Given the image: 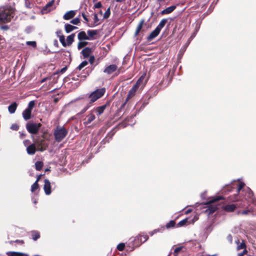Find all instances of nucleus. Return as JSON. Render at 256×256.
<instances>
[{
	"label": "nucleus",
	"mask_w": 256,
	"mask_h": 256,
	"mask_svg": "<svg viewBox=\"0 0 256 256\" xmlns=\"http://www.w3.org/2000/svg\"><path fill=\"white\" fill-rule=\"evenodd\" d=\"M13 16V12L11 10L3 7L0 8V24L10 22Z\"/></svg>",
	"instance_id": "f257e3e1"
},
{
	"label": "nucleus",
	"mask_w": 256,
	"mask_h": 256,
	"mask_svg": "<svg viewBox=\"0 0 256 256\" xmlns=\"http://www.w3.org/2000/svg\"><path fill=\"white\" fill-rule=\"evenodd\" d=\"M144 76H142L138 80L136 84L132 86V88L129 91L128 94L127 96V98H126V102L124 103V106L126 104V103L128 100L130 98L134 96L138 88L140 86L142 87L144 86Z\"/></svg>",
	"instance_id": "f03ea898"
},
{
	"label": "nucleus",
	"mask_w": 256,
	"mask_h": 256,
	"mask_svg": "<svg viewBox=\"0 0 256 256\" xmlns=\"http://www.w3.org/2000/svg\"><path fill=\"white\" fill-rule=\"evenodd\" d=\"M67 134L68 130L63 126H58L54 132L55 140L58 142H60Z\"/></svg>",
	"instance_id": "7ed1b4c3"
},
{
	"label": "nucleus",
	"mask_w": 256,
	"mask_h": 256,
	"mask_svg": "<svg viewBox=\"0 0 256 256\" xmlns=\"http://www.w3.org/2000/svg\"><path fill=\"white\" fill-rule=\"evenodd\" d=\"M41 126L40 123L28 122L26 124V128L29 133L35 134L38 133Z\"/></svg>",
	"instance_id": "20e7f679"
},
{
	"label": "nucleus",
	"mask_w": 256,
	"mask_h": 256,
	"mask_svg": "<svg viewBox=\"0 0 256 256\" xmlns=\"http://www.w3.org/2000/svg\"><path fill=\"white\" fill-rule=\"evenodd\" d=\"M105 88H101L97 89L92 92L89 97L90 98V102L92 103L96 102L97 100L100 98L105 93Z\"/></svg>",
	"instance_id": "39448f33"
},
{
	"label": "nucleus",
	"mask_w": 256,
	"mask_h": 256,
	"mask_svg": "<svg viewBox=\"0 0 256 256\" xmlns=\"http://www.w3.org/2000/svg\"><path fill=\"white\" fill-rule=\"evenodd\" d=\"M241 202L243 199L249 202H252L254 200V194L252 191L248 187H246V190H243L241 192Z\"/></svg>",
	"instance_id": "423d86ee"
},
{
	"label": "nucleus",
	"mask_w": 256,
	"mask_h": 256,
	"mask_svg": "<svg viewBox=\"0 0 256 256\" xmlns=\"http://www.w3.org/2000/svg\"><path fill=\"white\" fill-rule=\"evenodd\" d=\"M241 214L248 216H256V204L254 207L247 208L246 210H241Z\"/></svg>",
	"instance_id": "0eeeda50"
},
{
	"label": "nucleus",
	"mask_w": 256,
	"mask_h": 256,
	"mask_svg": "<svg viewBox=\"0 0 256 256\" xmlns=\"http://www.w3.org/2000/svg\"><path fill=\"white\" fill-rule=\"evenodd\" d=\"M44 190L46 194L50 195L51 194L50 183V181L47 179L44 180Z\"/></svg>",
	"instance_id": "6e6552de"
},
{
	"label": "nucleus",
	"mask_w": 256,
	"mask_h": 256,
	"mask_svg": "<svg viewBox=\"0 0 256 256\" xmlns=\"http://www.w3.org/2000/svg\"><path fill=\"white\" fill-rule=\"evenodd\" d=\"M117 68L118 67L116 64H110L105 68L104 72L108 74H110L115 72Z\"/></svg>",
	"instance_id": "1a4fd4ad"
},
{
	"label": "nucleus",
	"mask_w": 256,
	"mask_h": 256,
	"mask_svg": "<svg viewBox=\"0 0 256 256\" xmlns=\"http://www.w3.org/2000/svg\"><path fill=\"white\" fill-rule=\"evenodd\" d=\"M56 36L59 38V40L62 45L66 47V44L65 42V37L64 35L62 34V30H58L56 32Z\"/></svg>",
	"instance_id": "9d476101"
},
{
	"label": "nucleus",
	"mask_w": 256,
	"mask_h": 256,
	"mask_svg": "<svg viewBox=\"0 0 256 256\" xmlns=\"http://www.w3.org/2000/svg\"><path fill=\"white\" fill-rule=\"evenodd\" d=\"M160 30L156 28L150 32V35L148 36V40L150 41L157 36L160 32Z\"/></svg>",
	"instance_id": "9b49d317"
},
{
	"label": "nucleus",
	"mask_w": 256,
	"mask_h": 256,
	"mask_svg": "<svg viewBox=\"0 0 256 256\" xmlns=\"http://www.w3.org/2000/svg\"><path fill=\"white\" fill-rule=\"evenodd\" d=\"M95 116L94 114H90L84 119V124L86 126L90 124L95 119Z\"/></svg>",
	"instance_id": "f8f14e48"
},
{
	"label": "nucleus",
	"mask_w": 256,
	"mask_h": 256,
	"mask_svg": "<svg viewBox=\"0 0 256 256\" xmlns=\"http://www.w3.org/2000/svg\"><path fill=\"white\" fill-rule=\"evenodd\" d=\"M22 117L26 120H30L32 117V111L30 110L26 109L22 113Z\"/></svg>",
	"instance_id": "ddd939ff"
},
{
	"label": "nucleus",
	"mask_w": 256,
	"mask_h": 256,
	"mask_svg": "<svg viewBox=\"0 0 256 256\" xmlns=\"http://www.w3.org/2000/svg\"><path fill=\"white\" fill-rule=\"evenodd\" d=\"M36 151V146L34 144H31L26 147V152L30 155L34 154Z\"/></svg>",
	"instance_id": "4468645a"
},
{
	"label": "nucleus",
	"mask_w": 256,
	"mask_h": 256,
	"mask_svg": "<svg viewBox=\"0 0 256 256\" xmlns=\"http://www.w3.org/2000/svg\"><path fill=\"white\" fill-rule=\"evenodd\" d=\"M76 14V12L74 10H70L66 12L63 18L66 20H69L74 16Z\"/></svg>",
	"instance_id": "2eb2a0df"
},
{
	"label": "nucleus",
	"mask_w": 256,
	"mask_h": 256,
	"mask_svg": "<svg viewBox=\"0 0 256 256\" xmlns=\"http://www.w3.org/2000/svg\"><path fill=\"white\" fill-rule=\"evenodd\" d=\"M176 8V6H172L162 10L160 14L162 15L168 14L172 12Z\"/></svg>",
	"instance_id": "dca6fc26"
},
{
	"label": "nucleus",
	"mask_w": 256,
	"mask_h": 256,
	"mask_svg": "<svg viewBox=\"0 0 256 256\" xmlns=\"http://www.w3.org/2000/svg\"><path fill=\"white\" fill-rule=\"evenodd\" d=\"M218 209L217 206L215 204H210L208 208L206 210V212L208 214H212L216 212Z\"/></svg>",
	"instance_id": "f3484780"
},
{
	"label": "nucleus",
	"mask_w": 256,
	"mask_h": 256,
	"mask_svg": "<svg viewBox=\"0 0 256 256\" xmlns=\"http://www.w3.org/2000/svg\"><path fill=\"white\" fill-rule=\"evenodd\" d=\"M78 39L80 40H90V38L86 36V33L84 31L80 32L78 36Z\"/></svg>",
	"instance_id": "a211bd4d"
},
{
	"label": "nucleus",
	"mask_w": 256,
	"mask_h": 256,
	"mask_svg": "<svg viewBox=\"0 0 256 256\" xmlns=\"http://www.w3.org/2000/svg\"><path fill=\"white\" fill-rule=\"evenodd\" d=\"M148 237L147 235L145 234V235H139L138 236H137L135 239H134V240H138V241H140V244L142 243H144V242H146L147 240L148 239Z\"/></svg>",
	"instance_id": "6ab92c4d"
},
{
	"label": "nucleus",
	"mask_w": 256,
	"mask_h": 256,
	"mask_svg": "<svg viewBox=\"0 0 256 256\" xmlns=\"http://www.w3.org/2000/svg\"><path fill=\"white\" fill-rule=\"evenodd\" d=\"M64 28L66 33H70L74 30L77 29L78 28L70 24H66L64 25Z\"/></svg>",
	"instance_id": "aec40b11"
},
{
	"label": "nucleus",
	"mask_w": 256,
	"mask_h": 256,
	"mask_svg": "<svg viewBox=\"0 0 256 256\" xmlns=\"http://www.w3.org/2000/svg\"><path fill=\"white\" fill-rule=\"evenodd\" d=\"M98 32V30H88L87 32L88 36L90 37V40L94 39V36Z\"/></svg>",
	"instance_id": "412c9836"
},
{
	"label": "nucleus",
	"mask_w": 256,
	"mask_h": 256,
	"mask_svg": "<svg viewBox=\"0 0 256 256\" xmlns=\"http://www.w3.org/2000/svg\"><path fill=\"white\" fill-rule=\"evenodd\" d=\"M92 52V50L89 48H86L82 50V53L84 58H86L88 57L90 53Z\"/></svg>",
	"instance_id": "4be33fe9"
},
{
	"label": "nucleus",
	"mask_w": 256,
	"mask_h": 256,
	"mask_svg": "<svg viewBox=\"0 0 256 256\" xmlns=\"http://www.w3.org/2000/svg\"><path fill=\"white\" fill-rule=\"evenodd\" d=\"M106 108V105H103L100 106L96 108L94 110L98 116L102 114Z\"/></svg>",
	"instance_id": "5701e85b"
},
{
	"label": "nucleus",
	"mask_w": 256,
	"mask_h": 256,
	"mask_svg": "<svg viewBox=\"0 0 256 256\" xmlns=\"http://www.w3.org/2000/svg\"><path fill=\"white\" fill-rule=\"evenodd\" d=\"M17 104L16 102H13L11 104H10L8 107V112L10 114H14L16 108Z\"/></svg>",
	"instance_id": "b1692460"
},
{
	"label": "nucleus",
	"mask_w": 256,
	"mask_h": 256,
	"mask_svg": "<svg viewBox=\"0 0 256 256\" xmlns=\"http://www.w3.org/2000/svg\"><path fill=\"white\" fill-rule=\"evenodd\" d=\"M75 36L74 34H72L68 36H67L66 38V46H70L72 44L74 40V38Z\"/></svg>",
	"instance_id": "393cba45"
},
{
	"label": "nucleus",
	"mask_w": 256,
	"mask_h": 256,
	"mask_svg": "<svg viewBox=\"0 0 256 256\" xmlns=\"http://www.w3.org/2000/svg\"><path fill=\"white\" fill-rule=\"evenodd\" d=\"M144 22V20H142L138 24L136 28V30L135 32V33H134L135 36H137L139 32H140V31L142 27Z\"/></svg>",
	"instance_id": "a878e982"
},
{
	"label": "nucleus",
	"mask_w": 256,
	"mask_h": 256,
	"mask_svg": "<svg viewBox=\"0 0 256 256\" xmlns=\"http://www.w3.org/2000/svg\"><path fill=\"white\" fill-rule=\"evenodd\" d=\"M168 19L166 18H164L162 19L160 22L159 23V24H158V26H156V28H158L160 31L164 27V26H165V24H166V23L167 22H168Z\"/></svg>",
	"instance_id": "bb28decb"
},
{
	"label": "nucleus",
	"mask_w": 256,
	"mask_h": 256,
	"mask_svg": "<svg viewBox=\"0 0 256 256\" xmlns=\"http://www.w3.org/2000/svg\"><path fill=\"white\" fill-rule=\"evenodd\" d=\"M241 250H243L242 252H241V256H244L247 254L246 246L244 240L241 242Z\"/></svg>",
	"instance_id": "cd10ccee"
},
{
	"label": "nucleus",
	"mask_w": 256,
	"mask_h": 256,
	"mask_svg": "<svg viewBox=\"0 0 256 256\" xmlns=\"http://www.w3.org/2000/svg\"><path fill=\"white\" fill-rule=\"evenodd\" d=\"M184 248H185L184 246H180L176 248L174 250V256H177L178 254L181 252H184L183 250V249H184Z\"/></svg>",
	"instance_id": "c85d7f7f"
},
{
	"label": "nucleus",
	"mask_w": 256,
	"mask_h": 256,
	"mask_svg": "<svg viewBox=\"0 0 256 256\" xmlns=\"http://www.w3.org/2000/svg\"><path fill=\"white\" fill-rule=\"evenodd\" d=\"M236 208V206L234 204H228L224 206V210L228 212H231Z\"/></svg>",
	"instance_id": "c756f323"
},
{
	"label": "nucleus",
	"mask_w": 256,
	"mask_h": 256,
	"mask_svg": "<svg viewBox=\"0 0 256 256\" xmlns=\"http://www.w3.org/2000/svg\"><path fill=\"white\" fill-rule=\"evenodd\" d=\"M94 24H91V25H88V26H90V27H94V26H98L99 24H98L99 19L98 18V14H94Z\"/></svg>",
	"instance_id": "7c9ffc66"
},
{
	"label": "nucleus",
	"mask_w": 256,
	"mask_h": 256,
	"mask_svg": "<svg viewBox=\"0 0 256 256\" xmlns=\"http://www.w3.org/2000/svg\"><path fill=\"white\" fill-rule=\"evenodd\" d=\"M8 256H24V254L15 252H7Z\"/></svg>",
	"instance_id": "2f4dec72"
},
{
	"label": "nucleus",
	"mask_w": 256,
	"mask_h": 256,
	"mask_svg": "<svg viewBox=\"0 0 256 256\" xmlns=\"http://www.w3.org/2000/svg\"><path fill=\"white\" fill-rule=\"evenodd\" d=\"M38 178L32 184L31 186V191L32 192H34L36 190L38 189Z\"/></svg>",
	"instance_id": "473e14b6"
},
{
	"label": "nucleus",
	"mask_w": 256,
	"mask_h": 256,
	"mask_svg": "<svg viewBox=\"0 0 256 256\" xmlns=\"http://www.w3.org/2000/svg\"><path fill=\"white\" fill-rule=\"evenodd\" d=\"M35 166L36 170H40L43 166V163L42 162L38 161L35 163Z\"/></svg>",
	"instance_id": "72a5a7b5"
},
{
	"label": "nucleus",
	"mask_w": 256,
	"mask_h": 256,
	"mask_svg": "<svg viewBox=\"0 0 256 256\" xmlns=\"http://www.w3.org/2000/svg\"><path fill=\"white\" fill-rule=\"evenodd\" d=\"M40 236L38 232L34 231L32 232V237L34 240H36L40 238Z\"/></svg>",
	"instance_id": "f704fd0d"
},
{
	"label": "nucleus",
	"mask_w": 256,
	"mask_h": 256,
	"mask_svg": "<svg viewBox=\"0 0 256 256\" xmlns=\"http://www.w3.org/2000/svg\"><path fill=\"white\" fill-rule=\"evenodd\" d=\"M34 105H35L34 101V100H32V101L29 102V103L28 104V106L26 108V109L30 110L32 111V110L33 109Z\"/></svg>",
	"instance_id": "c9c22d12"
},
{
	"label": "nucleus",
	"mask_w": 256,
	"mask_h": 256,
	"mask_svg": "<svg viewBox=\"0 0 256 256\" xmlns=\"http://www.w3.org/2000/svg\"><path fill=\"white\" fill-rule=\"evenodd\" d=\"M225 198H224L223 196H216V198H213L212 200H210V202L212 203H214L218 201L219 200H222V199H224Z\"/></svg>",
	"instance_id": "e433bc0d"
},
{
	"label": "nucleus",
	"mask_w": 256,
	"mask_h": 256,
	"mask_svg": "<svg viewBox=\"0 0 256 256\" xmlns=\"http://www.w3.org/2000/svg\"><path fill=\"white\" fill-rule=\"evenodd\" d=\"M88 64V62L86 60L83 61L78 67L79 70H82L83 68Z\"/></svg>",
	"instance_id": "4c0bfd02"
},
{
	"label": "nucleus",
	"mask_w": 256,
	"mask_h": 256,
	"mask_svg": "<svg viewBox=\"0 0 256 256\" xmlns=\"http://www.w3.org/2000/svg\"><path fill=\"white\" fill-rule=\"evenodd\" d=\"M110 14V8H108L106 10V12H104V18H109Z\"/></svg>",
	"instance_id": "58836bf2"
},
{
	"label": "nucleus",
	"mask_w": 256,
	"mask_h": 256,
	"mask_svg": "<svg viewBox=\"0 0 256 256\" xmlns=\"http://www.w3.org/2000/svg\"><path fill=\"white\" fill-rule=\"evenodd\" d=\"M80 22V19L78 18H76L70 21V23L78 25Z\"/></svg>",
	"instance_id": "ea45409f"
},
{
	"label": "nucleus",
	"mask_w": 256,
	"mask_h": 256,
	"mask_svg": "<svg viewBox=\"0 0 256 256\" xmlns=\"http://www.w3.org/2000/svg\"><path fill=\"white\" fill-rule=\"evenodd\" d=\"M86 44L87 42H80L78 44V50L81 49Z\"/></svg>",
	"instance_id": "a19ab883"
},
{
	"label": "nucleus",
	"mask_w": 256,
	"mask_h": 256,
	"mask_svg": "<svg viewBox=\"0 0 256 256\" xmlns=\"http://www.w3.org/2000/svg\"><path fill=\"white\" fill-rule=\"evenodd\" d=\"M174 225H175V222L174 220H170L169 222H168L166 224V227L167 228H170L174 227Z\"/></svg>",
	"instance_id": "79ce46f5"
},
{
	"label": "nucleus",
	"mask_w": 256,
	"mask_h": 256,
	"mask_svg": "<svg viewBox=\"0 0 256 256\" xmlns=\"http://www.w3.org/2000/svg\"><path fill=\"white\" fill-rule=\"evenodd\" d=\"M125 245L124 243H120L117 246V249L120 251H122L124 248Z\"/></svg>",
	"instance_id": "37998d69"
},
{
	"label": "nucleus",
	"mask_w": 256,
	"mask_h": 256,
	"mask_svg": "<svg viewBox=\"0 0 256 256\" xmlns=\"http://www.w3.org/2000/svg\"><path fill=\"white\" fill-rule=\"evenodd\" d=\"M26 44L27 45L32 46L34 48H36V44L35 41H28Z\"/></svg>",
	"instance_id": "c03bdc74"
},
{
	"label": "nucleus",
	"mask_w": 256,
	"mask_h": 256,
	"mask_svg": "<svg viewBox=\"0 0 256 256\" xmlns=\"http://www.w3.org/2000/svg\"><path fill=\"white\" fill-rule=\"evenodd\" d=\"M10 128L12 130H17L19 128V126L17 124H14L11 126Z\"/></svg>",
	"instance_id": "a18cd8bd"
},
{
	"label": "nucleus",
	"mask_w": 256,
	"mask_h": 256,
	"mask_svg": "<svg viewBox=\"0 0 256 256\" xmlns=\"http://www.w3.org/2000/svg\"><path fill=\"white\" fill-rule=\"evenodd\" d=\"M240 199V196L238 195L234 194V198H230L231 201H238Z\"/></svg>",
	"instance_id": "49530a36"
},
{
	"label": "nucleus",
	"mask_w": 256,
	"mask_h": 256,
	"mask_svg": "<svg viewBox=\"0 0 256 256\" xmlns=\"http://www.w3.org/2000/svg\"><path fill=\"white\" fill-rule=\"evenodd\" d=\"M187 222V219H184L181 221H180L178 224V225L179 226H184V224H186V222Z\"/></svg>",
	"instance_id": "de8ad7c7"
},
{
	"label": "nucleus",
	"mask_w": 256,
	"mask_h": 256,
	"mask_svg": "<svg viewBox=\"0 0 256 256\" xmlns=\"http://www.w3.org/2000/svg\"><path fill=\"white\" fill-rule=\"evenodd\" d=\"M23 143H24V146H26V147H27L29 145L31 144H30V140H24V141Z\"/></svg>",
	"instance_id": "09e8293b"
},
{
	"label": "nucleus",
	"mask_w": 256,
	"mask_h": 256,
	"mask_svg": "<svg viewBox=\"0 0 256 256\" xmlns=\"http://www.w3.org/2000/svg\"><path fill=\"white\" fill-rule=\"evenodd\" d=\"M102 6V4L100 2H98L94 5V8H99Z\"/></svg>",
	"instance_id": "8fccbe9b"
},
{
	"label": "nucleus",
	"mask_w": 256,
	"mask_h": 256,
	"mask_svg": "<svg viewBox=\"0 0 256 256\" xmlns=\"http://www.w3.org/2000/svg\"><path fill=\"white\" fill-rule=\"evenodd\" d=\"M235 242L237 244L236 250H240V244H239V240L238 238H237L235 240Z\"/></svg>",
	"instance_id": "3c124183"
},
{
	"label": "nucleus",
	"mask_w": 256,
	"mask_h": 256,
	"mask_svg": "<svg viewBox=\"0 0 256 256\" xmlns=\"http://www.w3.org/2000/svg\"><path fill=\"white\" fill-rule=\"evenodd\" d=\"M19 134H20V138H23L26 136V134L24 132H20Z\"/></svg>",
	"instance_id": "603ef678"
},
{
	"label": "nucleus",
	"mask_w": 256,
	"mask_h": 256,
	"mask_svg": "<svg viewBox=\"0 0 256 256\" xmlns=\"http://www.w3.org/2000/svg\"><path fill=\"white\" fill-rule=\"evenodd\" d=\"M245 184L241 182V192H242L243 190H246V188H245Z\"/></svg>",
	"instance_id": "864d4df0"
},
{
	"label": "nucleus",
	"mask_w": 256,
	"mask_h": 256,
	"mask_svg": "<svg viewBox=\"0 0 256 256\" xmlns=\"http://www.w3.org/2000/svg\"><path fill=\"white\" fill-rule=\"evenodd\" d=\"M53 0L48 2L45 6L46 8H47L48 7L51 6L53 4Z\"/></svg>",
	"instance_id": "5fc2aeb1"
},
{
	"label": "nucleus",
	"mask_w": 256,
	"mask_h": 256,
	"mask_svg": "<svg viewBox=\"0 0 256 256\" xmlns=\"http://www.w3.org/2000/svg\"><path fill=\"white\" fill-rule=\"evenodd\" d=\"M82 15L84 19L85 20L86 22H88V19L87 18L86 16L84 13H82Z\"/></svg>",
	"instance_id": "6e6d98bb"
},
{
	"label": "nucleus",
	"mask_w": 256,
	"mask_h": 256,
	"mask_svg": "<svg viewBox=\"0 0 256 256\" xmlns=\"http://www.w3.org/2000/svg\"><path fill=\"white\" fill-rule=\"evenodd\" d=\"M89 108V106L88 105H87L82 110L81 112L82 114L84 113V112H86L88 108Z\"/></svg>",
	"instance_id": "4d7b16f0"
},
{
	"label": "nucleus",
	"mask_w": 256,
	"mask_h": 256,
	"mask_svg": "<svg viewBox=\"0 0 256 256\" xmlns=\"http://www.w3.org/2000/svg\"><path fill=\"white\" fill-rule=\"evenodd\" d=\"M94 60V56H92L90 58L89 62L91 64H92Z\"/></svg>",
	"instance_id": "13d9d810"
},
{
	"label": "nucleus",
	"mask_w": 256,
	"mask_h": 256,
	"mask_svg": "<svg viewBox=\"0 0 256 256\" xmlns=\"http://www.w3.org/2000/svg\"><path fill=\"white\" fill-rule=\"evenodd\" d=\"M227 239L229 241V242L230 243H232V236L230 234H229L228 236H227Z\"/></svg>",
	"instance_id": "bf43d9fd"
},
{
	"label": "nucleus",
	"mask_w": 256,
	"mask_h": 256,
	"mask_svg": "<svg viewBox=\"0 0 256 256\" xmlns=\"http://www.w3.org/2000/svg\"><path fill=\"white\" fill-rule=\"evenodd\" d=\"M8 26H2V28L4 30H7L8 29Z\"/></svg>",
	"instance_id": "052dcab7"
},
{
	"label": "nucleus",
	"mask_w": 256,
	"mask_h": 256,
	"mask_svg": "<svg viewBox=\"0 0 256 256\" xmlns=\"http://www.w3.org/2000/svg\"><path fill=\"white\" fill-rule=\"evenodd\" d=\"M66 69H67L66 66L64 67V68H63L61 70L60 72H61L62 73H64V72L66 71Z\"/></svg>",
	"instance_id": "680f3d73"
},
{
	"label": "nucleus",
	"mask_w": 256,
	"mask_h": 256,
	"mask_svg": "<svg viewBox=\"0 0 256 256\" xmlns=\"http://www.w3.org/2000/svg\"><path fill=\"white\" fill-rule=\"evenodd\" d=\"M230 186H226V188H224V190H228V191H230Z\"/></svg>",
	"instance_id": "e2e57ef3"
},
{
	"label": "nucleus",
	"mask_w": 256,
	"mask_h": 256,
	"mask_svg": "<svg viewBox=\"0 0 256 256\" xmlns=\"http://www.w3.org/2000/svg\"><path fill=\"white\" fill-rule=\"evenodd\" d=\"M236 190H237L238 192H240V183L238 184Z\"/></svg>",
	"instance_id": "0e129e2a"
},
{
	"label": "nucleus",
	"mask_w": 256,
	"mask_h": 256,
	"mask_svg": "<svg viewBox=\"0 0 256 256\" xmlns=\"http://www.w3.org/2000/svg\"><path fill=\"white\" fill-rule=\"evenodd\" d=\"M157 232V230H154V232H151V233H150V234L152 236V235H153V234H154V232Z\"/></svg>",
	"instance_id": "69168bd1"
},
{
	"label": "nucleus",
	"mask_w": 256,
	"mask_h": 256,
	"mask_svg": "<svg viewBox=\"0 0 256 256\" xmlns=\"http://www.w3.org/2000/svg\"><path fill=\"white\" fill-rule=\"evenodd\" d=\"M116 2H122L124 0H116Z\"/></svg>",
	"instance_id": "338daca9"
},
{
	"label": "nucleus",
	"mask_w": 256,
	"mask_h": 256,
	"mask_svg": "<svg viewBox=\"0 0 256 256\" xmlns=\"http://www.w3.org/2000/svg\"><path fill=\"white\" fill-rule=\"evenodd\" d=\"M46 78H43V79L42 80V82H45V81H46Z\"/></svg>",
	"instance_id": "774afa93"
}]
</instances>
